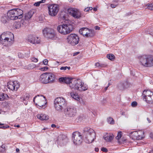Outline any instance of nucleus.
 Returning <instances> with one entry per match:
<instances>
[{"instance_id":"nucleus-1","label":"nucleus","mask_w":153,"mask_h":153,"mask_svg":"<svg viewBox=\"0 0 153 153\" xmlns=\"http://www.w3.org/2000/svg\"><path fill=\"white\" fill-rule=\"evenodd\" d=\"M23 13L22 10L20 9L16 8L9 10L7 14L8 19L14 20L22 18Z\"/></svg>"},{"instance_id":"nucleus-2","label":"nucleus","mask_w":153,"mask_h":153,"mask_svg":"<svg viewBox=\"0 0 153 153\" xmlns=\"http://www.w3.org/2000/svg\"><path fill=\"white\" fill-rule=\"evenodd\" d=\"M138 58L142 65L147 67L153 66V57L152 56L144 55L139 56Z\"/></svg>"},{"instance_id":"nucleus-3","label":"nucleus","mask_w":153,"mask_h":153,"mask_svg":"<svg viewBox=\"0 0 153 153\" xmlns=\"http://www.w3.org/2000/svg\"><path fill=\"white\" fill-rule=\"evenodd\" d=\"M74 26L71 23L63 24L59 25L57 27L58 31L63 35L68 34L74 29Z\"/></svg>"},{"instance_id":"nucleus-4","label":"nucleus","mask_w":153,"mask_h":153,"mask_svg":"<svg viewBox=\"0 0 153 153\" xmlns=\"http://www.w3.org/2000/svg\"><path fill=\"white\" fill-rule=\"evenodd\" d=\"M83 131L86 134L85 138L86 143H91L96 138V134L92 129L88 127L85 128H84Z\"/></svg>"},{"instance_id":"nucleus-5","label":"nucleus","mask_w":153,"mask_h":153,"mask_svg":"<svg viewBox=\"0 0 153 153\" xmlns=\"http://www.w3.org/2000/svg\"><path fill=\"white\" fill-rule=\"evenodd\" d=\"M43 36L46 38L53 40L57 38L56 35L55 30L50 28H46L42 30Z\"/></svg>"},{"instance_id":"nucleus-6","label":"nucleus","mask_w":153,"mask_h":153,"mask_svg":"<svg viewBox=\"0 0 153 153\" xmlns=\"http://www.w3.org/2000/svg\"><path fill=\"white\" fill-rule=\"evenodd\" d=\"M54 107L57 111L61 112L65 104V100L63 98L59 97L55 99L54 102Z\"/></svg>"},{"instance_id":"nucleus-7","label":"nucleus","mask_w":153,"mask_h":153,"mask_svg":"<svg viewBox=\"0 0 153 153\" xmlns=\"http://www.w3.org/2000/svg\"><path fill=\"white\" fill-rule=\"evenodd\" d=\"M142 96L143 100L149 104L153 103V92L150 90H145L143 92Z\"/></svg>"},{"instance_id":"nucleus-8","label":"nucleus","mask_w":153,"mask_h":153,"mask_svg":"<svg viewBox=\"0 0 153 153\" xmlns=\"http://www.w3.org/2000/svg\"><path fill=\"white\" fill-rule=\"evenodd\" d=\"M144 132L142 131H135L130 132L129 135L132 139L134 140H139L144 137Z\"/></svg>"},{"instance_id":"nucleus-9","label":"nucleus","mask_w":153,"mask_h":153,"mask_svg":"<svg viewBox=\"0 0 153 153\" xmlns=\"http://www.w3.org/2000/svg\"><path fill=\"white\" fill-rule=\"evenodd\" d=\"M64 112L66 116L74 117L76 114V108L73 106H68L65 109Z\"/></svg>"},{"instance_id":"nucleus-10","label":"nucleus","mask_w":153,"mask_h":153,"mask_svg":"<svg viewBox=\"0 0 153 153\" xmlns=\"http://www.w3.org/2000/svg\"><path fill=\"white\" fill-rule=\"evenodd\" d=\"M72 138L74 143L76 145H79L82 142V136L80 133L78 131L72 133Z\"/></svg>"},{"instance_id":"nucleus-11","label":"nucleus","mask_w":153,"mask_h":153,"mask_svg":"<svg viewBox=\"0 0 153 153\" xmlns=\"http://www.w3.org/2000/svg\"><path fill=\"white\" fill-rule=\"evenodd\" d=\"M70 83V87L72 90L78 91L82 83L80 79H72Z\"/></svg>"},{"instance_id":"nucleus-12","label":"nucleus","mask_w":153,"mask_h":153,"mask_svg":"<svg viewBox=\"0 0 153 153\" xmlns=\"http://www.w3.org/2000/svg\"><path fill=\"white\" fill-rule=\"evenodd\" d=\"M67 39L68 42L72 45L77 44L79 41L78 36L74 34H71L69 35Z\"/></svg>"},{"instance_id":"nucleus-13","label":"nucleus","mask_w":153,"mask_h":153,"mask_svg":"<svg viewBox=\"0 0 153 153\" xmlns=\"http://www.w3.org/2000/svg\"><path fill=\"white\" fill-rule=\"evenodd\" d=\"M68 142V139L66 136L64 134L59 135L56 141L57 143L61 146L66 145Z\"/></svg>"},{"instance_id":"nucleus-14","label":"nucleus","mask_w":153,"mask_h":153,"mask_svg":"<svg viewBox=\"0 0 153 153\" xmlns=\"http://www.w3.org/2000/svg\"><path fill=\"white\" fill-rule=\"evenodd\" d=\"M48 9L49 15L52 16H54L56 15L59 8L57 5L51 4L48 7Z\"/></svg>"},{"instance_id":"nucleus-15","label":"nucleus","mask_w":153,"mask_h":153,"mask_svg":"<svg viewBox=\"0 0 153 153\" xmlns=\"http://www.w3.org/2000/svg\"><path fill=\"white\" fill-rule=\"evenodd\" d=\"M68 11L69 14L75 19H79L81 17L80 12L76 9L70 8L68 9Z\"/></svg>"},{"instance_id":"nucleus-16","label":"nucleus","mask_w":153,"mask_h":153,"mask_svg":"<svg viewBox=\"0 0 153 153\" xmlns=\"http://www.w3.org/2000/svg\"><path fill=\"white\" fill-rule=\"evenodd\" d=\"M0 43L3 46L7 47H9L12 45L2 33L0 36Z\"/></svg>"},{"instance_id":"nucleus-17","label":"nucleus","mask_w":153,"mask_h":153,"mask_svg":"<svg viewBox=\"0 0 153 153\" xmlns=\"http://www.w3.org/2000/svg\"><path fill=\"white\" fill-rule=\"evenodd\" d=\"M7 88L12 91H17L19 87V85L17 81L10 82L8 83Z\"/></svg>"},{"instance_id":"nucleus-18","label":"nucleus","mask_w":153,"mask_h":153,"mask_svg":"<svg viewBox=\"0 0 153 153\" xmlns=\"http://www.w3.org/2000/svg\"><path fill=\"white\" fill-rule=\"evenodd\" d=\"M28 42L33 44H39L40 42V39L32 35H29L27 38Z\"/></svg>"},{"instance_id":"nucleus-19","label":"nucleus","mask_w":153,"mask_h":153,"mask_svg":"<svg viewBox=\"0 0 153 153\" xmlns=\"http://www.w3.org/2000/svg\"><path fill=\"white\" fill-rule=\"evenodd\" d=\"M3 35L12 44L14 41V35L12 33L9 32H7L2 33Z\"/></svg>"},{"instance_id":"nucleus-20","label":"nucleus","mask_w":153,"mask_h":153,"mask_svg":"<svg viewBox=\"0 0 153 153\" xmlns=\"http://www.w3.org/2000/svg\"><path fill=\"white\" fill-rule=\"evenodd\" d=\"M129 85L127 81L120 82L118 84V88L121 90H123L129 86Z\"/></svg>"},{"instance_id":"nucleus-21","label":"nucleus","mask_w":153,"mask_h":153,"mask_svg":"<svg viewBox=\"0 0 153 153\" xmlns=\"http://www.w3.org/2000/svg\"><path fill=\"white\" fill-rule=\"evenodd\" d=\"M39 80L42 83H48V81L47 73L41 74L39 78Z\"/></svg>"},{"instance_id":"nucleus-22","label":"nucleus","mask_w":153,"mask_h":153,"mask_svg":"<svg viewBox=\"0 0 153 153\" xmlns=\"http://www.w3.org/2000/svg\"><path fill=\"white\" fill-rule=\"evenodd\" d=\"M47 78L48 83H52L55 80V75L51 73H47Z\"/></svg>"},{"instance_id":"nucleus-23","label":"nucleus","mask_w":153,"mask_h":153,"mask_svg":"<svg viewBox=\"0 0 153 153\" xmlns=\"http://www.w3.org/2000/svg\"><path fill=\"white\" fill-rule=\"evenodd\" d=\"M69 78L60 77L59 79V80L60 82H64L66 84H69L70 87V83H71V79Z\"/></svg>"},{"instance_id":"nucleus-24","label":"nucleus","mask_w":153,"mask_h":153,"mask_svg":"<svg viewBox=\"0 0 153 153\" xmlns=\"http://www.w3.org/2000/svg\"><path fill=\"white\" fill-rule=\"evenodd\" d=\"M88 30V28L87 27H83L79 30V32L80 34L87 37Z\"/></svg>"},{"instance_id":"nucleus-25","label":"nucleus","mask_w":153,"mask_h":153,"mask_svg":"<svg viewBox=\"0 0 153 153\" xmlns=\"http://www.w3.org/2000/svg\"><path fill=\"white\" fill-rule=\"evenodd\" d=\"M35 10H32L29 11L28 13L25 16V19L26 20H28L30 19L32 17L33 14L35 13Z\"/></svg>"},{"instance_id":"nucleus-26","label":"nucleus","mask_w":153,"mask_h":153,"mask_svg":"<svg viewBox=\"0 0 153 153\" xmlns=\"http://www.w3.org/2000/svg\"><path fill=\"white\" fill-rule=\"evenodd\" d=\"M37 118L41 120H47L49 119L48 116L46 115L43 114H39L37 115Z\"/></svg>"},{"instance_id":"nucleus-27","label":"nucleus","mask_w":153,"mask_h":153,"mask_svg":"<svg viewBox=\"0 0 153 153\" xmlns=\"http://www.w3.org/2000/svg\"><path fill=\"white\" fill-rule=\"evenodd\" d=\"M68 95H70L71 97L74 99L76 100H78L79 99V97L78 94L76 92H69L68 93Z\"/></svg>"},{"instance_id":"nucleus-28","label":"nucleus","mask_w":153,"mask_h":153,"mask_svg":"<svg viewBox=\"0 0 153 153\" xmlns=\"http://www.w3.org/2000/svg\"><path fill=\"white\" fill-rule=\"evenodd\" d=\"M87 34L88 38H91L94 36L95 35L94 30L92 29H89L88 28Z\"/></svg>"},{"instance_id":"nucleus-29","label":"nucleus","mask_w":153,"mask_h":153,"mask_svg":"<svg viewBox=\"0 0 153 153\" xmlns=\"http://www.w3.org/2000/svg\"><path fill=\"white\" fill-rule=\"evenodd\" d=\"M67 14L65 13V12H62L61 14L60 15V17L63 20H65L67 21L69 23V22H70V23H71V21H70L69 20H68L66 19V18H67Z\"/></svg>"},{"instance_id":"nucleus-30","label":"nucleus","mask_w":153,"mask_h":153,"mask_svg":"<svg viewBox=\"0 0 153 153\" xmlns=\"http://www.w3.org/2000/svg\"><path fill=\"white\" fill-rule=\"evenodd\" d=\"M9 20L10 19H8L7 15H6V14H4L1 18V21L4 23H6L7 22V20Z\"/></svg>"},{"instance_id":"nucleus-31","label":"nucleus","mask_w":153,"mask_h":153,"mask_svg":"<svg viewBox=\"0 0 153 153\" xmlns=\"http://www.w3.org/2000/svg\"><path fill=\"white\" fill-rule=\"evenodd\" d=\"M88 88L87 86L85 84H84V83L82 82V85L80 86L78 91H85L87 90Z\"/></svg>"},{"instance_id":"nucleus-32","label":"nucleus","mask_w":153,"mask_h":153,"mask_svg":"<svg viewBox=\"0 0 153 153\" xmlns=\"http://www.w3.org/2000/svg\"><path fill=\"white\" fill-rule=\"evenodd\" d=\"M113 135L112 134L107 135V136L104 137V138L105 140L107 141H110L113 139Z\"/></svg>"},{"instance_id":"nucleus-33","label":"nucleus","mask_w":153,"mask_h":153,"mask_svg":"<svg viewBox=\"0 0 153 153\" xmlns=\"http://www.w3.org/2000/svg\"><path fill=\"white\" fill-rule=\"evenodd\" d=\"M29 94H26L24 95L23 97L20 98L21 100V101L27 100L29 99Z\"/></svg>"},{"instance_id":"nucleus-34","label":"nucleus","mask_w":153,"mask_h":153,"mask_svg":"<svg viewBox=\"0 0 153 153\" xmlns=\"http://www.w3.org/2000/svg\"><path fill=\"white\" fill-rule=\"evenodd\" d=\"M7 97H8L7 94L3 93H0V101L3 100Z\"/></svg>"},{"instance_id":"nucleus-35","label":"nucleus","mask_w":153,"mask_h":153,"mask_svg":"<svg viewBox=\"0 0 153 153\" xmlns=\"http://www.w3.org/2000/svg\"><path fill=\"white\" fill-rule=\"evenodd\" d=\"M107 121L108 123L110 124L113 125L114 124V121L113 119L111 117H109L107 118Z\"/></svg>"},{"instance_id":"nucleus-36","label":"nucleus","mask_w":153,"mask_h":153,"mask_svg":"<svg viewBox=\"0 0 153 153\" xmlns=\"http://www.w3.org/2000/svg\"><path fill=\"white\" fill-rule=\"evenodd\" d=\"M107 58L111 60H113L115 59V56L113 54H108L107 55Z\"/></svg>"},{"instance_id":"nucleus-37","label":"nucleus","mask_w":153,"mask_h":153,"mask_svg":"<svg viewBox=\"0 0 153 153\" xmlns=\"http://www.w3.org/2000/svg\"><path fill=\"white\" fill-rule=\"evenodd\" d=\"M46 1V0H42L39 1L35 2L34 4V5L36 7L39 6L40 4L45 2Z\"/></svg>"},{"instance_id":"nucleus-38","label":"nucleus","mask_w":153,"mask_h":153,"mask_svg":"<svg viewBox=\"0 0 153 153\" xmlns=\"http://www.w3.org/2000/svg\"><path fill=\"white\" fill-rule=\"evenodd\" d=\"M122 132L121 131H119L118 132V134L117 136L116 137V138L117 140H119L122 137Z\"/></svg>"},{"instance_id":"nucleus-39","label":"nucleus","mask_w":153,"mask_h":153,"mask_svg":"<svg viewBox=\"0 0 153 153\" xmlns=\"http://www.w3.org/2000/svg\"><path fill=\"white\" fill-rule=\"evenodd\" d=\"M147 7L148 9L153 10V4H152L147 5Z\"/></svg>"},{"instance_id":"nucleus-40","label":"nucleus","mask_w":153,"mask_h":153,"mask_svg":"<svg viewBox=\"0 0 153 153\" xmlns=\"http://www.w3.org/2000/svg\"><path fill=\"white\" fill-rule=\"evenodd\" d=\"M70 67H67V66H65V67H62L60 68V69L61 70H65L67 69H68V70H69L70 69Z\"/></svg>"},{"instance_id":"nucleus-41","label":"nucleus","mask_w":153,"mask_h":153,"mask_svg":"<svg viewBox=\"0 0 153 153\" xmlns=\"http://www.w3.org/2000/svg\"><path fill=\"white\" fill-rule=\"evenodd\" d=\"M137 105V103L136 101H133L131 103V105L132 107H135Z\"/></svg>"},{"instance_id":"nucleus-42","label":"nucleus","mask_w":153,"mask_h":153,"mask_svg":"<svg viewBox=\"0 0 153 153\" xmlns=\"http://www.w3.org/2000/svg\"><path fill=\"white\" fill-rule=\"evenodd\" d=\"M48 69V68L47 66H45L42 68H39V70L42 71H45L47 70Z\"/></svg>"},{"instance_id":"nucleus-43","label":"nucleus","mask_w":153,"mask_h":153,"mask_svg":"<svg viewBox=\"0 0 153 153\" xmlns=\"http://www.w3.org/2000/svg\"><path fill=\"white\" fill-rule=\"evenodd\" d=\"M93 8L91 7H87L84 9V11L86 12L88 11L89 10H92Z\"/></svg>"},{"instance_id":"nucleus-44","label":"nucleus","mask_w":153,"mask_h":153,"mask_svg":"<svg viewBox=\"0 0 153 153\" xmlns=\"http://www.w3.org/2000/svg\"><path fill=\"white\" fill-rule=\"evenodd\" d=\"M18 56L19 58H22L24 57V55L21 53H18Z\"/></svg>"},{"instance_id":"nucleus-45","label":"nucleus","mask_w":153,"mask_h":153,"mask_svg":"<svg viewBox=\"0 0 153 153\" xmlns=\"http://www.w3.org/2000/svg\"><path fill=\"white\" fill-rule=\"evenodd\" d=\"M10 126H8L6 125L4 126H0V128H1L3 129H5L6 128H9Z\"/></svg>"},{"instance_id":"nucleus-46","label":"nucleus","mask_w":153,"mask_h":153,"mask_svg":"<svg viewBox=\"0 0 153 153\" xmlns=\"http://www.w3.org/2000/svg\"><path fill=\"white\" fill-rule=\"evenodd\" d=\"M101 151L104 152H106L108 151V149L105 147H102L101 148Z\"/></svg>"},{"instance_id":"nucleus-47","label":"nucleus","mask_w":153,"mask_h":153,"mask_svg":"<svg viewBox=\"0 0 153 153\" xmlns=\"http://www.w3.org/2000/svg\"><path fill=\"white\" fill-rule=\"evenodd\" d=\"M40 97L41 98H38V99H43V100L44 101L46 99L45 97L42 95H40Z\"/></svg>"},{"instance_id":"nucleus-48","label":"nucleus","mask_w":153,"mask_h":153,"mask_svg":"<svg viewBox=\"0 0 153 153\" xmlns=\"http://www.w3.org/2000/svg\"><path fill=\"white\" fill-rule=\"evenodd\" d=\"M31 60L33 62H37L38 61L37 59L34 57L32 58L31 59Z\"/></svg>"},{"instance_id":"nucleus-49","label":"nucleus","mask_w":153,"mask_h":153,"mask_svg":"<svg viewBox=\"0 0 153 153\" xmlns=\"http://www.w3.org/2000/svg\"><path fill=\"white\" fill-rule=\"evenodd\" d=\"M48 61L47 59H45L43 61V63L44 65H47L48 63Z\"/></svg>"},{"instance_id":"nucleus-50","label":"nucleus","mask_w":153,"mask_h":153,"mask_svg":"<svg viewBox=\"0 0 153 153\" xmlns=\"http://www.w3.org/2000/svg\"><path fill=\"white\" fill-rule=\"evenodd\" d=\"M111 6L112 8H114L117 6V5L113 4H111Z\"/></svg>"},{"instance_id":"nucleus-51","label":"nucleus","mask_w":153,"mask_h":153,"mask_svg":"<svg viewBox=\"0 0 153 153\" xmlns=\"http://www.w3.org/2000/svg\"><path fill=\"white\" fill-rule=\"evenodd\" d=\"M95 65L97 67H101V65H100L99 63H96L95 64Z\"/></svg>"},{"instance_id":"nucleus-52","label":"nucleus","mask_w":153,"mask_h":153,"mask_svg":"<svg viewBox=\"0 0 153 153\" xmlns=\"http://www.w3.org/2000/svg\"><path fill=\"white\" fill-rule=\"evenodd\" d=\"M94 28L96 30H99L100 27L98 26H96Z\"/></svg>"},{"instance_id":"nucleus-53","label":"nucleus","mask_w":153,"mask_h":153,"mask_svg":"<svg viewBox=\"0 0 153 153\" xmlns=\"http://www.w3.org/2000/svg\"><path fill=\"white\" fill-rule=\"evenodd\" d=\"M149 136H150V137L152 138V139H153V133H151L150 134H149Z\"/></svg>"},{"instance_id":"nucleus-54","label":"nucleus","mask_w":153,"mask_h":153,"mask_svg":"<svg viewBox=\"0 0 153 153\" xmlns=\"http://www.w3.org/2000/svg\"><path fill=\"white\" fill-rule=\"evenodd\" d=\"M2 149H4V150H5V145L4 144H3L1 146V147Z\"/></svg>"},{"instance_id":"nucleus-55","label":"nucleus","mask_w":153,"mask_h":153,"mask_svg":"<svg viewBox=\"0 0 153 153\" xmlns=\"http://www.w3.org/2000/svg\"><path fill=\"white\" fill-rule=\"evenodd\" d=\"M23 101L24 102V104L25 105H27V100H26V101Z\"/></svg>"},{"instance_id":"nucleus-56","label":"nucleus","mask_w":153,"mask_h":153,"mask_svg":"<svg viewBox=\"0 0 153 153\" xmlns=\"http://www.w3.org/2000/svg\"><path fill=\"white\" fill-rule=\"evenodd\" d=\"M95 150L96 152H98L99 150V148L97 147L95 148Z\"/></svg>"},{"instance_id":"nucleus-57","label":"nucleus","mask_w":153,"mask_h":153,"mask_svg":"<svg viewBox=\"0 0 153 153\" xmlns=\"http://www.w3.org/2000/svg\"><path fill=\"white\" fill-rule=\"evenodd\" d=\"M79 53V52H76L75 53H74L73 54V56H74L76 55H78Z\"/></svg>"},{"instance_id":"nucleus-58","label":"nucleus","mask_w":153,"mask_h":153,"mask_svg":"<svg viewBox=\"0 0 153 153\" xmlns=\"http://www.w3.org/2000/svg\"><path fill=\"white\" fill-rule=\"evenodd\" d=\"M120 114H121L122 115H125V112H124V111H121V113H120Z\"/></svg>"},{"instance_id":"nucleus-59","label":"nucleus","mask_w":153,"mask_h":153,"mask_svg":"<svg viewBox=\"0 0 153 153\" xmlns=\"http://www.w3.org/2000/svg\"><path fill=\"white\" fill-rule=\"evenodd\" d=\"M108 86L107 87H106L104 88V91H103L104 92H105L107 89L108 88Z\"/></svg>"},{"instance_id":"nucleus-60","label":"nucleus","mask_w":153,"mask_h":153,"mask_svg":"<svg viewBox=\"0 0 153 153\" xmlns=\"http://www.w3.org/2000/svg\"><path fill=\"white\" fill-rule=\"evenodd\" d=\"M51 127L52 128L55 127H56V126L55 124H52L51 125Z\"/></svg>"},{"instance_id":"nucleus-61","label":"nucleus","mask_w":153,"mask_h":153,"mask_svg":"<svg viewBox=\"0 0 153 153\" xmlns=\"http://www.w3.org/2000/svg\"><path fill=\"white\" fill-rule=\"evenodd\" d=\"M147 120L148 121L149 123H150L151 122V120L149 118H147Z\"/></svg>"},{"instance_id":"nucleus-62","label":"nucleus","mask_w":153,"mask_h":153,"mask_svg":"<svg viewBox=\"0 0 153 153\" xmlns=\"http://www.w3.org/2000/svg\"><path fill=\"white\" fill-rule=\"evenodd\" d=\"M16 152H19V149L18 148H16Z\"/></svg>"},{"instance_id":"nucleus-63","label":"nucleus","mask_w":153,"mask_h":153,"mask_svg":"<svg viewBox=\"0 0 153 153\" xmlns=\"http://www.w3.org/2000/svg\"><path fill=\"white\" fill-rule=\"evenodd\" d=\"M26 57H28L29 56V53H27L25 56Z\"/></svg>"},{"instance_id":"nucleus-64","label":"nucleus","mask_w":153,"mask_h":153,"mask_svg":"<svg viewBox=\"0 0 153 153\" xmlns=\"http://www.w3.org/2000/svg\"><path fill=\"white\" fill-rule=\"evenodd\" d=\"M93 10L94 11H96L97 10V8H96L94 7V8H93Z\"/></svg>"}]
</instances>
